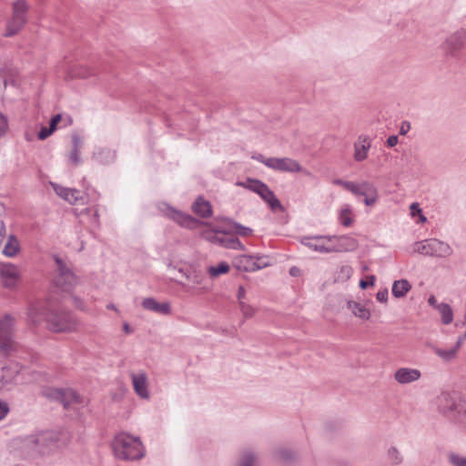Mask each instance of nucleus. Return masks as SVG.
I'll return each instance as SVG.
<instances>
[{"instance_id":"obj_1","label":"nucleus","mask_w":466,"mask_h":466,"mask_svg":"<svg viewBox=\"0 0 466 466\" xmlns=\"http://www.w3.org/2000/svg\"><path fill=\"white\" fill-rule=\"evenodd\" d=\"M58 441L55 431H40L22 439L21 449L30 457L48 456L56 449Z\"/></svg>"},{"instance_id":"obj_2","label":"nucleus","mask_w":466,"mask_h":466,"mask_svg":"<svg viewBox=\"0 0 466 466\" xmlns=\"http://www.w3.org/2000/svg\"><path fill=\"white\" fill-rule=\"evenodd\" d=\"M112 448L115 455L122 460L134 461L144 457V449L139 438L125 432L115 437Z\"/></svg>"},{"instance_id":"obj_3","label":"nucleus","mask_w":466,"mask_h":466,"mask_svg":"<svg viewBox=\"0 0 466 466\" xmlns=\"http://www.w3.org/2000/svg\"><path fill=\"white\" fill-rule=\"evenodd\" d=\"M41 395L51 400L61 402L66 410H79L87 404V400L71 389L43 387Z\"/></svg>"},{"instance_id":"obj_4","label":"nucleus","mask_w":466,"mask_h":466,"mask_svg":"<svg viewBox=\"0 0 466 466\" xmlns=\"http://www.w3.org/2000/svg\"><path fill=\"white\" fill-rule=\"evenodd\" d=\"M437 407L443 416L466 422V403L456 392H442L437 399Z\"/></svg>"},{"instance_id":"obj_5","label":"nucleus","mask_w":466,"mask_h":466,"mask_svg":"<svg viewBox=\"0 0 466 466\" xmlns=\"http://www.w3.org/2000/svg\"><path fill=\"white\" fill-rule=\"evenodd\" d=\"M48 329L54 332H71L77 327L74 315L65 309H49L46 316Z\"/></svg>"},{"instance_id":"obj_6","label":"nucleus","mask_w":466,"mask_h":466,"mask_svg":"<svg viewBox=\"0 0 466 466\" xmlns=\"http://www.w3.org/2000/svg\"><path fill=\"white\" fill-rule=\"evenodd\" d=\"M29 10V5L25 0H17L12 5V16L7 21L6 29L4 35L12 37L16 35L27 23L26 14Z\"/></svg>"},{"instance_id":"obj_7","label":"nucleus","mask_w":466,"mask_h":466,"mask_svg":"<svg viewBox=\"0 0 466 466\" xmlns=\"http://www.w3.org/2000/svg\"><path fill=\"white\" fill-rule=\"evenodd\" d=\"M56 274L53 279L54 286L62 292H69L76 284V278L69 265L58 256L54 257Z\"/></svg>"},{"instance_id":"obj_8","label":"nucleus","mask_w":466,"mask_h":466,"mask_svg":"<svg viewBox=\"0 0 466 466\" xmlns=\"http://www.w3.org/2000/svg\"><path fill=\"white\" fill-rule=\"evenodd\" d=\"M15 319L10 314L0 318V352L9 354L16 349L15 340Z\"/></svg>"},{"instance_id":"obj_9","label":"nucleus","mask_w":466,"mask_h":466,"mask_svg":"<svg viewBox=\"0 0 466 466\" xmlns=\"http://www.w3.org/2000/svg\"><path fill=\"white\" fill-rule=\"evenodd\" d=\"M413 251L422 255L438 258H448L451 256L453 252L451 247L448 243L437 238L425 239L415 243Z\"/></svg>"},{"instance_id":"obj_10","label":"nucleus","mask_w":466,"mask_h":466,"mask_svg":"<svg viewBox=\"0 0 466 466\" xmlns=\"http://www.w3.org/2000/svg\"><path fill=\"white\" fill-rule=\"evenodd\" d=\"M56 194L71 205H84L86 203V197L81 191L66 187L56 183H51Z\"/></svg>"},{"instance_id":"obj_11","label":"nucleus","mask_w":466,"mask_h":466,"mask_svg":"<svg viewBox=\"0 0 466 466\" xmlns=\"http://www.w3.org/2000/svg\"><path fill=\"white\" fill-rule=\"evenodd\" d=\"M266 167L281 172L296 173L302 170L298 161L289 157H268Z\"/></svg>"},{"instance_id":"obj_12","label":"nucleus","mask_w":466,"mask_h":466,"mask_svg":"<svg viewBox=\"0 0 466 466\" xmlns=\"http://www.w3.org/2000/svg\"><path fill=\"white\" fill-rule=\"evenodd\" d=\"M333 238H329V236H309L303 237L300 240L301 244L305 247L319 252V253H329V243H332Z\"/></svg>"},{"instance_id":"obj_13","label":"nucleus","mask_w":466,"mask_h":466,"mask_svg":"<svg viewBox=\"0 0 466 466\" xmlns=\"http://www.w3.org/2000/svg\"><path fill=\"white\" fill-rule=\"evenodd\" d=\"M332 239L329 243V253L334 252H349L358 248V242L355 238L349 236H329Z\"/></svg>"},{"instance_id":"obj_14","label":"nucleus","mask_w":466,"mask_h":466,"mask_svg":"<svg viewBox=\"0 0 466 466\" xmlns=\"http://www.w3.org/2000/svg\"><path fill=\"white\" fill-rule=\"evenodd\" d=\"M466 39L464 31H457L451 35L443 43V49L447 56H455L463 47Z\"/></svg>"},{"instance_id":"obj_15","label":"nucleus","mask_w":466,"mask_h":466,"mask_svg":"<svg viewBox=\"0 0 466 466\" xmlns=\"http://www.w3.org/2000/svg\"><path fill=\"white\" fill-rule=\"evenodd\" d=\"M0 276L3 285L5 288L12 289L15 287L20 279L21 272L18 267L13 264H3L0 267Z\"/></svg>"},{"instance_id":"obj_16","label":"nucleus","mask_w":466,"mask_h":466,"mask_svg":"<svg viewBox=\"0 0 466 466\" xmlns=\"http://www.w3.org/2000/svg\"><path fill=\"white\" fill-rule=\"evenodd\" d=\"M167 216L177 222L178 225L187 228H195L199 225V221L192 216L167 207Z\"/></svg>"},{"instance_id":"obj_17","label":"nucleus","mask_w":466,"mask_h":466,"mask_svg":"<svg viewBox=\"0 0 466 466\" xmlns=\"http://www.w3.org/2000/svg\"><path fill=\"white\" fill-rule=\"evenodd\" d=\"M131 380L135 392L142 399H149V392L147 390V377L146 373H132Z\"/></svg>"},{"instance_id":"obj_18","label":"nucleus","mask_w":466,"mask_h":466,"mask_svg":"<svg viewBox=\"0 0 466 466\" xmlns=\"http://www.w3.org/2000/svg\"><path fill=\"white\" fill-rule=\"evenodd\" d=\"M142 307L148 311H152L161 315L171 314V307L169 302H157L154 298H146L142 300Z\"/></svg>"},{"instance_id":"obj_19","label":"nucleus","mask_w":466,"mask_h":466,"mask_svg":"<svg viewBox=\"0 0 466 466\" xmlns=\"http://www.w3.org/2000/svg\"><path fill=\"white\" fill-rule=\"evenodd\" d=\"M18 375L19 370L16 365L3 368L0 374L2 387L10 390L16 383Z\"/></svg>"},{"instance_id":"obj_20","label":"nucleus","mask_w":466,"mask_h":466,"mask_svg":"<svg viewBox=\"0 0 466 466\" xmlns=\"http://www.w3.org/2000/svg\"><path fill=\"white\" fill-rule=\"evenodd\" d=\"M420 371L417 369L400 368L394 374L395 380L400 384L411 383L420 378Z\"/></svg>"},{"instance_id":"obj_21","label":"nucleus","mask_w":466,"mask_h":466,"mask_svg":"<svg viewBox=\"0 0 466 466\" xmlns=\"http://www.w3.org/2000/svg\"><path fill=\"white\" fill-rule=\"evenodd\" d=\"M370 148V141L367 137H359L354 144V159L358 162L363 161L368 157V151Z\"/></svg>"},{"instance_id":"obj_22","label":"nucleus","mask_w":466,"mask_h":466,"mask_svg":"<svg viewBox=\"0 0 466 466\" xmlns=\"http://www.w3.org/2000/svg\"><path fill=\"white\" fill-rule=\"evenodd\" d=\"M192 211L200 218H208L212 215V207L204 198L198 197L192 205Z\"/></svg>"},{"instance_id":"obj_23","label":"nucleus","mask_w":466,"mask_h":466,"mask_svg":"<svg viewBox=\"0 0 466 466\" xmlns=\"http://www.w3.org/2000/svg\"><path fill=\"white\" fill-rule=\"evenodd\" d=\"M244 258L247 261L245 266L247 271H256L269 266V261L266 257L246 255Z\"/></svg>"},{"instance_id":"obj_24","label":"nucleus","mask_w":466,"mask_h":466,"mask_svg":"<svg viewBox=\"0 0 466 466\" xmlns=\"http://www.w3.org/2000/svg\"><path fill=\"white\" fill-rule=\"evenodd\" d=\"M215 242L218 243L220 246L226 248L232 249H244V245L239 241V239L232 235L224 234L220 237L215 238Z\"/></svg>"},{"instance_id":"obj_25","label":"nucleus","mask_w":466,"mask_h":466,"mask_svg":"<svg viewBox=\"0 0 466 466\" xmlns=\"http://www.w3.org/2000/svg\"><path fill=\"white\" fill-rule=\"evenodd\" d=\"M352 188L350 190L355 196H363L368 197L370 194H375L377 192V188L375 186L368 181H364L360 184H356L353 182Z\"/></svg>"},{"instance_id":"obj_26","label":"nucleus","mask_w":466,"mask_h":466,"mask_svg":"<svg viewBox=\"0 0 466 466\" xmlns=\"http://www.w3.org/2000/svg\"><path fill=\"white\" fill-rule=\"evenodd\" d=\"M461 342H462V339L460 338L457 340L455 346L451 349L442 350V349H440L437 347H433L432 350L440 358H441L442 360H444L446 361H449L456 357L457 352L461 346Z\"/></svg>"},{"instance_id":"obj_27","label":"nucleus","mask_w":466,"mask_h":466,"mask_svg":"<svg viewBox=\"0 0 466 466\" xmlns=\"http://www.w3.org/2000/svg\"><path fill=\"white\" fill-rule=\"evenodd\" d=\"M411 289V285L407 279L395 280L392 284L391 293L397 298L400 299L406 296V294Z\"/></svg>"},{"instance_id":"obj_28","label":"nucleus","mask_w":466,"mask_h":466,"mask_svg":"<svg viewBox=\"0 0 466 466\" xmlns=\"http://www.w3.org/2000/svg\"><path fill=\"white\" fill-rule=\"evenodd\" d=\"M260 198L268 204L272 210L283 209L280 201L276 198L274 192L268 186L259 194Z\"/></svg>"},{"instance_id":"obj_29","label":"nucleus","mask_w":466,"mask_h":466,"mask_svg":"<svg viewBox=\"0 0 466 466\" xmlns=\"http://www.w3.org/2000/svg\"><path fill=\"white\" fill-rule=\"evenodd\" d=\"M348 308L351 310L352 314L363 320H368L370 318V312L365 305L359 302L350 300L348 301Z\"/></svg>"},{"instance_id":"obj_30","label":"nucleus","mask_w":466,"mask_h":466,"mask_svg":"<svg viewBox=\"0 0 466 466\" xmlns=\"http://www.w3.org/2000/svg\"><path fill=\"white\" fill-rule=\"evenodd\" d=\"M93 158L98 163L109 164L115 160L116 153L109 148H98L94 152Z\"/></svg>"},{"instance_id":"obj_31","label":"nucleus","mask_w":466,"mask_h":466,"mask_svg":"<svg viewBox=\"0 0 466 466\" xmlns=\"http://www.w3.org/2000/svg\"><path fill=\"white\" fill-rule=\"evenodd\" d=\"M45 309L37 305H31L27 311L28 320L35 326L41 323L43 317L46 316Z\"/></svg>"},{"instance_id":"obj_32","label":"nucleus","mask_w":466,"mask_h":466,"mask_svg":"<svg viewBox=\"0 0 466 466\" xmlns=\"http://www.w3.org/2000/svg\"><path fill=\"white\" fill-rule=\"evenodd\" d=\"M386 460L392 466H399L404 461V456L396 446H390L386 451Z\"/></svg>"},{"instance_id":"obj_33","label":"nucleus","mask_w":466,"mask_h":466,"mask_svg":"<svg viewBox=\"0 0 466 466\" xmlns=\"http://www.w3.org/2000/svg\"><path fill=\"white\" fill-rule=\"evenodd\" d=\"M274 458L279 461L289 462L297 458V453L289 448H278L274 451Z\"/></svg>"},{"instance_id":"obj_34","label":"nucleus","mask_w":466,"mask_h":466,"mask_svg":"<svg viewBox=\"0 0 466 466\" xmlns=\"http://www.w3.org/2000/svg\"><path fill=\"white\" fill-rule=\"evenodd\" d=\"M237 185L248 188L258 195H259L267 186L262 181L252 178H248L244 182H238Z\"/></svg>"},{"instance_id":"obj_35","label":"nucleus","mask_w":466,"mask_h":466,"mask_svg":"<svg viewBox=\"0 0 466 466\" xmlns=\"http://www.w3.org/2000/svg\"><path fill=\"white\" fill-rule=\"evenodd\" d=\"M437 309L441 315V321L443 324L448 325L451 323L453 319V312L449 304L440 303V305L437 306Z\"/></svg>"},{"instance_id":"obj_36","label":"nucleus","mask_w":466,"mask_h":466,"mask_svg":"<svg viewBox=\"0 0 466 466\" xmlns=\"http://www.w3.org/2000/svg\"><path fill=\"white\" fill-rule=\"evenodd\" d=\"M230 267L227 262H220L218 266H210L208 268V273L210 278L215 279L222 274L229 271Z\"/></svg>"},{"instance_id":"obj_37","label":"nucleus","mask_w":466,"mask_h":466,"mask_svg":"<svg viewBox=\"0 0 466 466\" xmlns=\"http://www.w3.org/2000/svg\"><path fill=\"white\" fill-rule=\"evenodd\" d=\"M257 456L249 450L243 451L240 454L238 466H254Z\"/></svg>"},{"instance_id":"obj_38","label":"nucleus","mask_w":466,"mask_h":466,"mask_svg":"<svg viewBox=\"0 0 466 466\" xmlns=\"http://www.w3.org/2000/svg\"><path fill=\"white\" fill-rule=\"evenodd\" d=\"M19 250V243L18 241L13 237H9L8 242L5 244L4 248V254L7 257H14Z\"/></svg>"},{"instance_id":"obj_39","label":"nucleus","mask_w":466,"mask_h":466,"mask_svg":"<svg viewBox=\"0 0 466 466\" xmlns=\"http://www.w3.org/2000/svg\"><path fill=\"white\" fill-rule=\"evenodd\" d=\"M339 219L344 227H350L352 225L353 219L351 217V208L349 205H346L344 208H342Z\"/></svg>"},{"instance_id":"obj_40","label":"nucleus","mask_w":466,"mask_h":466,"mask_svg":"<svg viewBox=\"0 0 466 466\" xmlns=\"http://www.w3.org/2000/svg\"><path fill=\"white\" fill-rule=\"evenodd\" d=\"M240 311L245 319L252 318L255 314V309L246 302H241L239 305Z\"/></svg>"},{"instance_id":"obj_41","label":"nucleus","mask_w":466,"mask_h":466,"mask_svg":"<svg viewBox=\"0 0 466 466\" xmlns=\"http://www.w3.org/2000/svg\"><path fill=\"white\" fill-rule=\"evenodd\" d=\"M232 226L233 228L236 230V233L243 237H248L253 232L251 228L242 226L237 222H232Z\"/></svg>"},{"instance_id":"obj_42","label":"nucleus","mask_w":466,"mask_h":466,"mask_svg":"<svg viewBox=\"0 0 466 466\" xmlns=\"http://www.w3.org/2000/svg\"><path fill=\"white\" fill-rule=\"evenodd\" d=\"M351 274H352L351 267L347 266V265L341 266L339 268V275H338V279H339V280L349 279L350 278Z\"/></svg>"},{"instance_id":"obj_43","label":"nucleus","mask_w":466,"mask_h":466,"mask_svg":"<svg viewBox=\"0 0 466 466\" xmlns=\"http://www.w3.org/2000/svg\"><path fill=\"white\" fill-rule=\"evenodd\" d=\"M8 130V118L0 112V138L4 137Z\"/></svg>"},{"instance_id":"obj_44","label":"nucleus","mask_w":466,"mask_h":466,"mask_svg":"<svg viewBox=\"0 0 466 466\" xmlns=\"http://www.w3.org/2000/svg\"><path fill=\"white\" fill-rule=\"evenodd\" d=\"M53 133H54V131L51 128L46 127H42L40 131L37 134V137L40 140H45L49 136H51Z\"/></svg>"},{"instance_id":"obj_45","label":"nucleus","mask_w":466,"mask_h":466,"mask_svg":"<svg viewBox=\"0 0 466 466\" xmlns=\"http://www.w3.org/2000/svg\"><path fill=\"white\" fill-rule=\"evenodd\" d=\"M451 462L454 466H466V458H463V457H461L458 455H451Z\"/></svg>"},{"instance_id":"obj_46","label":"nucleus","mask_w":466,"mask_h":466,"mask_svg":"<svg viewBox=\"0 0 466 466\" xmlns=\"http://www.w3.org/2000/svg\"><path fill=\"white\" fill-rule=\"evenodd\" d=\"M69 159L76 166L80 164L81 159L79 157V149H72L70 156H69Z\"/></svg>"},{"instance_id":"obj_47","label":"nucleus","mask_w":466,"mask_h":466,"mask_svg":"<svg viewBox=\"0 0 466 466\" xmlns=\"http://www.w3.org/2000/svg\"><path fill=\"white\" fill-rule=\"evenodd\" d=\"M333 184L335 185H338V186H341L342 187H344L346 190L350 191L353 187H352V184L353 182L352 181H344L342 179H334L333 180Z\"/></svg>"},{"instance_id":"obj_48","label":"nucleus","mask_w":466,"mask_h":466,"mask_svg":"<svg viewBox=\"0 0 466 466\" xmlns=\"http://www.w3.org/2000/svg\"><path fill=\"white\" fill-rule=\"evenodd\" d=\"M62 119V116L60 114H57L56 116H54L51 119H50V122H49V128H51L54 132L56 130L57 128V125L59 124V122L61 121Z\"/></svg>"},{"instance_id":"obj_49","label":"nucleus","mask_w":466,"mask_h":466,"mask_svg":"<svg viewBox=\"0 0 466 466\" xmlns=\"http://www.w3.org/2000/svg\"><path fill=\"white\" fill-rule=\"evenodd\" d=\"M9 410L8 404L5 401L0 400V420L6 417Z\"/></svg>"},{"instance_id":"obj_50","label":"nucleus","mask_w":466,"mask_h":466,"mask_svg":"<svg viewBox=\"0 0 466 466\" xmlns=\"http://www.w3.org/2000/svg\"><path fill=\"white\" fill-rule=\"evenodd\" d=\"M72 143H73V149H79L82 147V140L81 137L77 134L72 135Z\"/></svg>"},{"instance_id":"obj_51","label":"nucleus","mask_w":466,"mask_h":466,"mask_svg":"<svg viewBox=\"0 0 466 466\" xmlns=\"http://www.w3.org/2000/svg\"><path fill=\"white\" fill-rule=\"evenodd\" d=\"M377 198H378V191L375 192V194H370V196L365 197L364 203L367 206H373L377 201Z\"/></svg>"},{"instance_id":"obj_52","label":"nucleus","mask_w":466,"mask_h":466,"mask_svg":"<svg viewBox=\"0 0 466 466\" xmlns=\"http://www.w3.org/2000/svg\"><path fill=\"white\" fill-rule=\"evenodd\" d=\"M388 289H382V290H380L377 295H376V298L377 299L380 301V302H386L388 300Z\"/></svg>"},{"instance_id":"obj_53","label":"nucleus","mask_w":466,"mask_h":466,"mask_svg":"<svg viewBox=\"0 0 466 466\" xmlns=\"http://www.w3.org/2000/svg\"><path fill=\"white\" fill-rule=\"evenodd\" d=\"M410 210L411 217H415L418 214L421 213V208H420V205L418 203H412L410 207Z\"/></svg>"},{"instance_id":"obj_54","label":"nucleus","mask_w":466,"mask_h":466,"mask_svg":"<svg viewBox=\"0 0 466 466\" xmlns=\"http://www.w3.org/2000/svg\"><path fill=\"white\" fill-rule=\"evenodd\" d=\"M375 281V277L371 276L370 280H360V287L363 289H367L369 286H373Z\"/></svg>"},{"instance_id":"obj_55","label":"nucleus","mask_w":466,"mask_h":466,"mask_svg":"<svg viewBox=\"0 0 466 466\" xmlns=\"http://www.w3.org/2000/svg\"><path fill=\"white\" fill-rule=\"evenodd\" d=\"M245 296H246L245 289L242 286H239L238 289V293H237V298H238V305L241 302H245L244 301Z\"/></svg>"},{"instance_id":"obj_56","label":"nucleus","mask_w":466,"mask_h":466,"mask_svg":"<svg viewBox=\"0 0 466 466\" xmlns=\"http://www.w3.org/2000/svg\"><path fill=\"white\" fill-rule=\"evenodd\" d=\"M398 142H399L398 137L395 135H392L388 137L386 144L389 147H393L398 144Z\"/></svg>"},{"instance_id":"obj_57","label":"nucleus","mask_w":466,"mask_h":466,"mask_svg":"<svg viewBox=\"0 0 466 466\" xmlns=\"http://www.w3.org/2000/svg\"><path fill=\"white\" fill-rule=\"evenodd\" d=\"M410 129V125L409 122L404 121L401 123L400 128V134L404 136L406 135L409 130Z\"/></svg>"},{"instance_id":"obj_58","label":"nucleus","mask_w":466,"mask_h":466,"mask_svg":"<svg viewBox=\"0 0 466 466\" xmlns=\"http://www.w3.org/2000/svg\"><path fill=\"white\" fill-rule=\"evenodd\" d=\"M73 302H74V305H75L76 308H77L79 309H82V310L85 309L83 301H82V299L80 298L73 297Z\"/></svg>"},{"instance_id":"obj_59","label":"nucleus","mask_w":466,"mask_h":466,"mask_svg":"<svg viewBox=\"0 0 466 466\" xmlns=\"http://www.w3.org/2000/svg\"><path fill=\"white\" fill-rule=\"evenodd\" d=\"M253 157L254 159H256L257 161L263 163L265 166H266L267 161L268 160V158L265 157H264L263 155H261V154H258V155L254 156V157Z\"/></svg>"},{"instance_id":"obj_60","label":"nucleus","mask_w":466,"mask_h":466,"mask_svg":"<svg viewBox=\"0 0 466 466\" xmlns=\"http://www.w3.org/2000/svg\"><path fill=\"white\" fill-rule=\"evenodd\" d=\"M428 303L431 307H434L435 309H437V306L440 305V303L437 302V299H436L435 296H433V295L430 296V298L428 299Z\"/></svg>"},{"instance_id":"obj_61","label":"nucleus","mask_w":466,"mask_h":466,"mask_svg":"<svg viewBox=\"0 0 466 466\" xmlns=\"http://www.w3.org/2000/svg\"><path fill=\"white\" fill-rule=\"evenodd\" d=\"M289 273L291 276H298L299 273V269L296 267L290 268Z\"/></svg>"},{"instance_id":"obj_62","label":"nucleus","mask_w":466,"mask_h":466,"mask_svg":"<svg viewBox=\"0 0 466 466\" xmlns=\"http://www.w3.org/2000/svg\"><path fill=\"white\" fill-rule=\"evenodd\" d=\"M123 328H124V331H125L126 333H130V332L132 331V329H131V328H130L129 324H127V323H125V324H124V326H123Z\"/></svg>"},{"instance_id":"obj_63","label":"nucleus","mask_w":466,"mask_h":466,"mask_svg":"<svg viewBox=\"0 0 466 466\" xmlns=\"http://www.w3.org/2000/svg\"><path fill=\"white\" fill-rule=\"evenodd\" d=\"M420 216V222H425L426 221V218L425 216L422 214V212L420 214H418Z\"/></svg>"},{"instance_id":"obj_64","label":"nucleus","mask_w":466,"mask_h":466,"mask_svg":"<svg viewBox=\"0 0 466 466\" xmlns=\"http://www.w3.org/2000/svg\"><path fill=\"white\" fill-rule=\"evenodd\" d=\"M107 309H114V310H116V307H115V305H113V304L108 305V306H107Z\"/></svg>"}]
</instances>
